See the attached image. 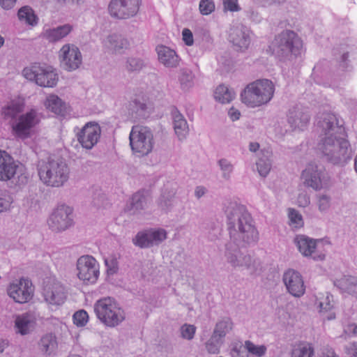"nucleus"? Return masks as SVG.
<instances>
[{
  "instance_id": "nucleus-30",
  "label": "nucleus",
  "mask_w": 357,
  "mask_h": 357,
  "mask_svg": "<svg viewBox=\"0 0 357 357\" xmlns=\"http://www.w3.org/2000/svg\"><path fill=\"white\" fill-rule=\"evenodd\" d=\"M172 114L175 133L178 139L182 141L185 139L189 132L187 121L177 109H174Z\"/></svg>"
},
{
  "instance_id": "nucleus-4",
  "label": "nucleus",
  "mask_w": 357,
  "mask_h": 357,
  "mask_svg": "<svg viewBox=\"0 0 357 357\" xmlns=\"http://www.w3.org/2000/svg\"><path fill=\"white\" fill-rule=\"evenodd\" d=\"M275 87L271 80L258 79L247 85L241 92V100L250 107H259L272 99Z\"/></svg>"
},
{
  "instance_id": "nucleus-48",
  "label": "nucleus",
  "mask_w": 357,
  "mask_h": 357,
  "mask_svg": "<svg viewBox=\"0 0 357 357\" xmlns=\"http://www.w3.org/2000/svg\"><path fill=\"white\" fill-rule=\"evenodd\" d=\"M88 314L84 310L76 312L73 315V322L77 326H85L88 322Z\"/></svg>"
},
{
  "instance_id": "nucleus-40",
  "label": "nucleus",
  "mask_w": 357,
  "mask_h": 357,
  "mask_svg": "<svg viewBox=\"0 0 357 357\" xmlns=\"http://www.w3.org/2000/svg\"><path fill=\"white\" fill-rule=\"evenodd\" d=\"M314 349L309 343H301L295 347L291 351V357H312Z\"/></svg>"
},
{
  "instance_id": "nucleus-49",
  "label": "nucleus",
  "mask_w": 357,
  "mask_h": 357,
  "mask_svg": "<svg viewBox=\"0 0 357 357\" xmlns=\"http://www.w3.org/2000/svg\"><path fill=\"white\" fill-rule=\"evenodd\" d=\"M199 10L202 15H209L215 10V3L213 0H201Z\"/></svg>"
},
{
  "instance_id": "nucleus-17",
  "label": "nucleus",
  "mask_w": 357,
  "mask_h": 357,
  "mask_svg": "<svg viewBox=\"0 0 357 357\" xmlns=\"http://www.w3.org/2000/svg\"><path fill=\"white\" fill-rule=\"evenodd\" d=\"M100 133L98 123L89 122L77 133V137L83 148L91 149L98 143Z\"/></svg>"
},
{
  "instance_id": "nucleus-18",
  "label": "nucleus",
  "mask_w": 357,
  "mask_h": 357,
  "mask_svg": "<svg viewBox=\"0 0 357 357\" xmlns=\"http://www.w3.org/2000/svg\"><path fill=\"white\" fill-rule=\"evenodd\" d=\"M282 280L287 291L293 296L300 297L304 294V282L302 275L297 271L288 269L284 273Z\"/></svg>"
},
{
  "instance_id": "nucleus-2",
  "label": "nucleus",
  "mask_w": 357,
  "mask_h": 357,
  "mask_svg": "<svg viewBox=\"0 0 357 357\" xmlns=\"http://www.w3.org/2000/svg\"><path fill=\"white\" fill-rule=\"evenodd\" d=\"M225 215L229 239L257 242L259 234L253 225V220L246 207L235 201L227 203Z\"/></svg>"
},
{
  "instance_id": "nucleus-59",
  "label": "nucleus",
  "mask_w": 357,
  "mask_h": 357,
  "mask_svg": "<svg viewBox=\"0 0 357 357\" xmlns=\"http://www.w3.org/2000/svg\"><path fill=\"white\" fill-rule=\"evenodd\" d=\"M228 114L232 121L238 120L241 116L240 112L233 107L229 109Z\"/></svg>"
},
{
  "instance_id": "nucleus-29",
  "label": "nucleus",
  "mask_w": 357,
  "mask_h": 357,
  "mask_svg": "<svg viewBox=\"0 0 357 357\" xmlns=\"http://www.w3.org/2000/svg\"><path fill=\"white\" fill-rule=\"evenodd\" d=\"M73 30V25L65 24L55 28L45 30L43 36L50 43H56L66 37Z\"/></svg>"
},
{
  "instance_id": "nucleus-13",
  "label": "nucleus",
  "mask_w": 357,
  "mask_h": 357,
  "mask_svg": "<svg viewBox=\"0 0 357 357\" xmlns=\"http://www.w3.org/2000/svg\"><path fill=\"white\" fill-rule=\"evenodd\" d=\"M73 208L61 204L53 211L48 220L50 229L54 232H61L70 227L73 224Z\"/></svg>"
},
{
  "instance_id": "nucleus-36",
  "label": "nucleus",
  "mask_w": 357,
  "mask_h": 357,
  "mask_svg": "<svg viewBox=\"0 0 357 357\" xmlns=\"http://www.w3.org/2000/svg\"><path fill=\"white\" fill-rule=\"evenodd\" d=\"M46 107L56 114L64 115L66 109L65 103L58 96L52 95L46 100Z\"/></svg>"
},
{
  "instance_id": "nucleus-38",
  "label": "nucleus",
  "mask_w": 357,
  "mask_h": 357,
  "mask_svg": "<svg viewBox=\"0 0 357 357\" xmlns=\"http://www.w3.org/2000/svg\"><path fill=\"white\" fill-rule=\"evenodd\" d=\"M217 165L221 172V177L225 181H229L234 171V165L231 160L221 158L217 161Z\"/></svg>"
},
{
  "instance_id": "nucleus-47",
  "label": "nucleus",
  "mask_w": 357,
  "mask_h": 357,
  "mask_svg": "<svg viewBox=\"0 0 357 357\" xmlns=\"http://www.w3.org/2000/svg\"><path fill=\"white\" fill-rule=\"evenodd\" d=\"M180 331L182 338L191 340L194 338L196 327L192 324H185L181 327Z\"/></svg>"
},
{
  "instance_id": "nucleus-56",
  "label": "nucleus",
  "mask_w": 357,
  "mask_h": 357,
  "mask_svg": "<svg viewBox=\"0 0 357 357\" xmlns=\"http://www.w3.org/2000/svg\"><path fill=\"white\" fill-rule=\"evenodd\" d=\"M344 331L348 335H357V325L355 324H348L344 329Z\"/></svg>"
},
{
  "instance_id": "nucleus-32",
  "label": "nucleus",
  "mask_w": 357,
  "mask_h": 357,
  "mask_svg": "<svg viewBox=\"0 0 357 357\" xmlns=\"http://www.w3.org/2000/svg\"><path fill=\"white\" fill-rule=\"evenodd\" d=\"M294 242L298 247V250L304 256H310L315 250L316 240L310 238L307 236L298 235L295 238Z\"/></svg>"
},
{
  "instance_id": "nucleus-11",
  "label": "nucleus",
  "mask_w": 357,
  "mask_h": 357,
  "mask_svg": "<svg viewBox=\"0 0 357 357\" xmlns=\"http://www.w3.org/2000/svg\"><path fill=\"white\" fill-rule=\"evenodd\" d=\"M40 121L38 113L36 109H31L25 114L20 115L12 123L13 135L19 139H25L31 137V130Z\"/></svg>"
},
{
  "instance_id": "nucleus-57",
  "label": "nucleus",
  "mask_w": 357,
  "mask_h": 357,
  "mask_svg": "<svg viewBox=\"0 0 357 357\" xmlns=\"http://www.w3.org/2000/svg\"><path fill=\"white\" fill-rule=\"evenodd\" d=\"M207 189L202 185L197 186L195 189V196L197 199H200L203 196L206 195L207 192Z\"/></svg>"
},
{
  "instance_id": "nucleus-58",
  "label": "nucleus",
  "mask_w": 357,
  "mask_h": 357,
  "mask_svg": "<svg viewBox=\"0 0 357 357\" xmlns=\"http://www.w3.org/2000/svg\"><path fill=\"white\" fill-rule=\"evenodd\" d=\"M17 0H0V5L6 10L11 9L15 4Z\"/></svg>"
},
{
  "instance_id": "nucleus-61",
  "label": "nucleus",
  "mask_w": 357,
  "mask_h": 357,
  "mask_svg": "<svg viewBox=\"0 0 357 357\" xmlns=\"http://www.w3.org/2000/svg\"><path fill=\"white\" fill-rule=\"evenodd\" d=\"M298 202L301 206H306L310 204V197L306 194H301L298 196Z\"/></svg>"
},
{
  "instance_id": "nucleus-64",
  "label": "nucleus",
  "mask_w": 357,
  "mask_h": 357,
  "mask_svg": "<svg viewBox=\"0 0 357 357\" xmlns=\"http://www.w3.org/2000/svg\"><path fill=\"white\" fill-rule=\"evenodd\" d=\"M350 349L353 351V356L357 357V342L352 343Z\"/></svg>"
},
{
  "instance_id": "nucleus-53",
  "label": "nucleus",
  "mask_w": 357,
  "mask_h": 357,
  "mask_svg": "<svg viewBox=\"0 0 357 357\" xmlns=\"http://www.w3.org/2000/svg\"><path fill=\"white\" fill-rule=\"evenodd\" d=\"M222 4L225 10L235 12L241 9L238 3V0H222Z\"/></svg>"
},
{
  "instance_id": "nucleus-39",
  "label": "nucleus",
  "mask_w": 357,
  "mask_h": 357,
  "mask_svg": "<svg viewBox=\"0 0 357 357\" xmlns=\"http://www.w3.org/2000/svg\"><path fill=\"white\" fill-rule=\"evenodd\" d=\"M194 75L191 70L188 68L181 69L178 81L183 90H188L194 84Z\"/></svg>"
},
{
  "instance_id": "nucleus-63",
  "label": "nucleus",
  "mask_w": 357,
  "mask_h": 357,
  "mask_svg": "<svg viewBox=\"0 0 357 357\" xmlns=\"http://www.w3.org/2000/svg\"><path fill=\"white\" fill-rule=\"evenodd\" d=\"M85 0H67V4L80 6L84 3Z\"/></svg>"
},
{
  "instance_id": "nucleus-21",
  "label": "nucleus",
  "mask_w": 357,
  "mask_h": 357,
  "mask_svg": "<svg viewBox=\"0 0 357 357\" xmlns=\"http://www.w3.org/2000/svg\"><path fill=\"white\" fill-rule=\"evenodd\" d=\"M151 199V194L148 190H138L132 195L125 211L130 215L141 214L148 208Z\"/></svg>"
},
{
  "instance_id": "nucleus-8",
  "label": "nucleus",
  "mask_w": 357,
  "mask_h": 357,
  "mask_svg": "<svg viewBox=\"0 0 357 357\" xmlns=\"http://www.w3.org/2000/svg\"><path fill=\"white\" fill-rule=\"evenodd\" d=\"M129 139L132 151L139 156L147 155L153 149V134L148 127L138 125L132 126Z\"/></svg>"
},
{
  "instance_id": "nucleus-7",
  "label": "nucleus",
  "mask_w": 357,
  "mask_h": 357,
  "mask_svg": "<svg viewBox=\"0 0 357 357\" xmlns=\"http://www.w3.org/2000/svg\"><path fill=\"white\" fill-rule=\"evenodd\" d=\"M256 243L229 239L225 245V257L227 262L234 268H244L251 269L254 260L247 251L243 250L241 248Z\"/></svg>"
},
{
  "instance_id": "nucleus-37",
  "label": "nucleus",
  "mask_w": 357,
  "mask_h": 357,
  "mask_svg": "<svg viewBox=\"0 0 357 357\" xmlns=\"http://www.w3.org/2000/svg\"><path fill=\"white\" fill-rule=\"evenodd\" d=\"M234 96V91L223 84L219 85L214 93L215 99L223 104L231 102Z\"/></svg>"
},
{
  "instance_id": "nucleus-28",
  "label": "nucleus",
  "mask_w": 357,
  "mask_h": 357,
  "mask_svg": "<svg viewBox=\"0 0 357 357\" xmlns=\"http://www.w3.org/2000/svg\"><path fill=\"white\" fill-rule=\"evenodd\" d=\"M40 352L46 356L54 354L58 347L56 336L52 333H47L41 336L38 343Z\"/></svg>"
},
{
  "instance_id": "nucleus-12",
  "label": "nucleus",
  "mask_w": 357,
  "mask_h": 357,
  "mask_svg": "<svg viewBox=\"0 0 357 357\" xmlns=\"http://www.w3.org/2000/svg\"><path fill=\"white\" fill-rule=\"evenodd\" d=\"M141 4L142 0H111L108 11L113 18L127 20L138 13Z\"/></svg>"
},
{
  "instance_id": "nucleus-50",
  "label": "nucleus",
  "mask_w": 357,
  "mask_h": 357,
  "mask_svg": "<svg viewBox=\"0 0 357 357\" xmlns=\"http://www.w3.org/2000/svg\"><path fill=\"white\" fill-rule=\"evenodd\" d=\"M105 266H107V274L114 275L118 271V261L115 257L111 256L108 258H106L105 259Z\"/></svg>"
},
{
  "instance_id": "nucleus-54",
  "label": "nucleus",
  "mask_w": 357,
  "mask_h": 357,
  "mask_svg": "<svg viewBox=\"0 0 357 357\" xmlns=\"http://www.w3.org/2000/svg\"><path fill=\"white\" fill-rule=\"evenodd\" d=\"M183 40L188 46H191L193 43V35L192 31L188 29H184L182 31Z\"/></svg>"
},
{
  "instance_id": "nucleus-19",
  "label": "nucleus",
  "mask_w": 357,
  "mask_h": 357,
  "mask_svg": "<svg viewBox=\"0 0 357 357\" xmlns=\"http://www.w3.org/2000/svg\"><path fill=\"white\" fill-rule=\"evenodd\" d=\"M229 39L236 51L244 52L250 43V30L241 24L234 25L230 29Z\"/></svg>"
},
{
  "instance_id": "nucleus-5",
  "label": "nucleus",
  "mask_w": 357,
  "mask_h": 357,
  "mask_svg": "<svg viewBox=\"0 0 357 357\" xmlns=\"http://www.w3.org/2000/svg\"><path fill=\"white\" fill-rule=\"evenodd\" d=\"M303 43L294 31L284 30L274 40V51L281 60H291L301 54Z\"/></svg>"
},
{
  "instance_id": "nucleus-34",
  "label": "nucleus",
  "mask_w": 357,
  "mask_h": 357,
  "mask_svg": "<svg viewBox=\"0 0 357 357\" xmlns=\"http://www.w3.org/2000/svg\"><path fill=\"white\" fill-rule=\"evenodd\" d=\"M174 194L170 192H162L157 199L158 207L164 213H167L172 211L175 204Z\"/></svg>"
},
{
  "instance_id": "nucleus-26",
  "label": "nucleus",
  "mask_w": 357,
  "mask_h": 357,
  "mask_svg": "<svg viewBox=\"0 0 357 357\" xmlns=\"http://www.w3.org/2000/svg\"><path fill=\"white\" fill-rule=\"evenodd\" d=\"M156 52L160 63L167 68H176L180 62V58L176 52L169 47L160 45L156 47Z\"/></svg>"
},
{
  "instance_id": "nucleus-52",
  "label": "nucleus",
  "mask_w": 357,
  "mask_h": 357,
  "mask_svg": "<svg viewBox=\"0 0 357 357\" xmlns=\"http://www.w3.org/2000/svg\"><path fill=\"white\" fill-rule=\"evenodd\" d=\"M331 197L326 195H321L318 197V206L320 211H325L330 207Z\"/></svg>"
},
{
  "instance_id": "nucleus-9",
  "label": "nucleus",
  "mask_w": 357,
  "mask_h": 357,
  "mask_svg": "<svg viewBox=\"0 0 357 357\" xmlns=\"http://www.w3.org/2000/svg\"><path fill=\"white\" fill-rule=\"evenodd\" d=\"M24 77L43 87H54L59 80L58 75L50 66L34 64L22 70Z\"/></svg>"
},
{
  "instance_id": "nucleus-62",
  "label": "nucleus",
  "mask_w": 357,
  "mask_h": 357,
  "mask_svg": "<svg viewBox=\"0 0 357 357\" xmlns=\"http://www.w3.org/2000/svg\"><path fill=\"white\" fill-rule=\"evenodd\" d=\"M259 148V144L257 142H251L249 145V149L252 152L257 151Z\"/></svg>"
},
{
  "instance_id": "nucleus-45",
  "label": "nucleus",
  "mask_w": 357,
  "mask_h": 357,
  "mask_svg": "<svg viewBox=\"0 0 357 357\" xmlns=\"http://www.w3.org/2000/svg\"><path fill=\"white\" fill-rule=\"evenodd\" d=\"M245 348L248 350L249 353L257 357L263 356L266 351V347L264 345H255L249 340L245 341Z\"/></svg>"
},
{
  "instance_id": "nucleus-44",
  "label": "nucleus",
  "mask_w": 357,
  "mask_h": 357,
  "mask_svg": "<svg viewBox=\"0 0 357 357\" xmlns=\"http://www.w3.org/2000/svg\"><path fill=\"white\" fill-rule=\"evenodd\" d=\"M149 231L153 246L159 245L167 238V232L164 229H149Z\"/></svg>"
},
{
  "instance_id": "nucleus-24",
  "label": "nucleus",
  "mask_w": 357,
  "mask_h": 357,
  "mask_svg": "<svg viewBox=\"0 0 357 357\" xmlns=\"http://www.w3.org/2000/svg\"><path fill=\"white\" fill-rule=\"evenodd\" d=\"M310 120L309 112L298 105L289 109L287 113V121L292 129H303L308 125Z\"/></svg>"
},
{
  "instance_id": "nucleus-3",
  "label": "nucleus",
  "mask_w": 357,
  "mask_h": 357,
  "mask_svg": "<svg viewBox=\"0 0 357 357\" xmlns=\"http://www.w3.org/2000/svg\"><path fill=\"white\" fill-rule=\"evenodd\" d=\"M37 169L40 180L50 187H62L70 177L68 165L64 159L59 157H50L46 161H40Z\"/></svg>"
},
{
  "instance_id": "nucleus-25",
  "label": "nucleus",
  "mask_w": 357,
  "mask_h": 357,
  "mask_svg": "<svg viewBox=\"0 0 357 357\" xmlns=\"http://www.w3.org/2000/svg\"><path fill=\"white\" fill-rule=\"evenodd\" d=\"M16 168L13 158L6 151L0 150V180L13 178L16 174Z\"/></svg>"
},
{
  "instance_id": "nucleus-35",
  "label": "nucleus",
  "mask_w": 357,
  "mask_h": 357,
  "mask_svg": "<svg viewBox=\"0 0 357 357\" xmlns=\"http://www.w3.org/2000/svg\"><path fill=\"white\" fill-rule=\"evenodd\" d=\"M18 18L20 21L24 22L31 26H36L38 24V17L34 13L33 10L29 6L22 7L17 13Z\"/></svg>"
},
{
  "instance_id": "nucleus-42",
  "label": "nucleus",
  "mask_w": 357,
  "mask_h": 357,
  "mask_svg": "<svg viewBox=\"0 0 357 357\" xmlns=\"http://www.w3.org/2000/svg\"><path fill=\"white\" fill-rule=\"evenodd\" d=\"M133 243L141 248L152 247V242L149 230L138 232L132 239Z\"/></svg>"
},
{
  "instance_id": "nucleus-6",
  "label": "nucleus",
  "mask_w": 357,
  "mask_h": 357,
  "mask_svg": "<svg viewBox=\"0 0 357 357\" xmlns=\"http://www.w3.org/2000/svg\"><path fill=\"white\" fill-rule=\"evenodd\" d=\"M94 312L98 319L109 327L118 326L125 319L124 311L111 297L98 300L94 304Z\"/></svg>"
},
{
  "instance_id": "nucleus-20",
  "label": "nucleus",
  "mask_w": 357,
  "mask_h": 357,
  "mask_svg": "<svg viewBox=\"0 0 357 357\" xmlns=\"http://www.w3.org/2000/svg\"><path fill=\"white\" fill-rule=\"evenodd\" d=\"M7 291L9 296L19 303L28 302L33 295L31 283L25 279H21L17 284H11Z\"/></svg>"
},
{
  "instance_id": "nucleus-27",
  "label": "nucleus",
  "mask_w": 357,
  "mask_h": 357,
  "mask_svg": "<svg viewBox=\"0 0 357 357\" xmlns=\"http://www.w3.org/2000/svg\"><path fill=\"white\" fill-rule=\"evenodd\" d=\"M36 324V317L32 312H26L17 315L15 320V326L17 332L24 335L31 333Z\"/></svg>"
},
{
  "instance_id": "nucleus-60",
  "label": "nucleus",
  "mask_w": 357,
  "mask_h": 357,
  "mask_svg": "<svg viewBox=\"0 0 357 357\" xmlns=\"http://www.w3.org/2000/svg\"><path fill=\"white\" fill-rule=\"evenodd\" d=\"M135 106L137 107L136 112L139 116H144V112L146 109V105L144 103L135 102Z\"/></svg>"
},
{
  "instance_id": "nucleus-51",
  "label": "nucleus",
  "mask_w": 357,
  "mask_h": 357,
  "mask_svg": "<svg viewBox=\"0 0 357 357\" xmlns=\"http://www.w3.org/2000/svg\"><path fill=\"white\" fill-rule=\"evenodd\" d=\"M12 203V198L6 192L0 190V213L8 210Z\"/></svg>"
},
{
  "instance_id": "nucleus-14",
  "label": "nucleus",
  "mask_w": 357,
  "mask_h": 357,
  "mask_svg": "<svg viewBox=\"0 0 357 357\" xmlns=\"http://www.w3.org/2000/svg\"><path fill=\"white\" fill-rule=\"evenodd\" d=\"M78 278L89 283H94L99 276V266L95 258L89 255L80 257L77 261Z\"/></svg>"
},
{
  "instance_id": "nucleus-46",
  "label": "nucleus",
  "mask_w": 357,
  "mask_h": 357,
  "mask_svg": "<svg viewBox=\"0 0 357 357\" xmlns=\"http://www.w3.org/2000/svg\"><path fill=\"white\" fill-rule=\"evenodd\" d=\"M333 296L327 294L326 296L319 302V312L324 314L330 312L333 309Z\"/></svg>"
},
{
  "instance_id": "nucleus-43",
  "label": "nucleus",
  "mask_w": 357,
  "mask_h": 357,
  "mask_svg": "<svg viewBox=\"0 0 357 357\" xmlns=\"http://www.w3.org/2000/svg\"><path fill=\"white\" fill-rule=\"evenodd\" d=\"M22 105L13 102L8 106L2 108L1 114L5 119H15L22 111Z\"/></svg>"
},
{
  "instance_id": "nucleus-16",
  "label": "nucleus",
  "mask_w": 357,
  "mask_h": 357,
  "mask_svg": "<svg viewBox=\"0 0 357 357\" xmlns=\"http://www.w3.org/2000/svg\"><path fill=\"white\" fill-rule=\"evenodd\" d=\"M59 58L63 68L68 71L77 69L82 62L81 52L73 44H66L61 48Z\"/></svg>"
},
{
  "instance_id": "nucleus-23",
  "label": "nucleus",
  "mask_w": 357,
  "mask_h": 357,
  "mask_svg": "<svg viewBox=\"0 0 357 357\" xmlns=\"http://www.w3.org/2000/svg\"><path fill=\"white\" fill-rule=\"evenodd\" d=\"M104 48L109 53L121 54L128 49L130 43L123 35L113 33L108 35L102 42Z\"/></svg>"
},
{
  "instance_id": "nucleus-15",
  "label": "nucleus",
  "mask_w": 357,
  "mask_h": 357,
  "mask_svg": "<svg viewBox=\"0 0 357 357\" xmlns=\"http://www.w3.org/2000/svg\"><path fill=\"white\" fill-rule=\"evenodd\" d=\"M233 323L230 318L225 317L215 324L213 334L206 342V347L208 352L215 354L223 343L226 335L231 331Z\"/></svg>"
},
{
  "instance_id": "nucleus-10",
  "label": "nucleus",
  "mask_w": 357,
  "mask_h": 357,
  "mask_svg": "<svg viewBox=\"0 0 357 357\" xmlns=\"http://www.w3.org/2000/svg\"><path fill=\"white\" fill-rule=\"evenodd\" d=\"M301 178L305 186L319 190L327 184L328 176L323 165L310 162L303 171Z\"/></svg>"
},
{
  "instance_id": "nucleus-33",
  "label": "nucleus",
  "mask_w": 357,
  "mask_h": 357,
  "mask_svg": "<svg viewBox=\"0 0 357 357\" xmlns=\"http://www.w3.org/2000/svg\"><path fill=\"white\" fill-rule=\"evenodd\" d=\"M272 153L268 150L262 151V156L259 158L257 162V170L260 176L266 177L272 167V161L271 157Z\"/></svg>"
},
{
  "instance_id": "nucleus-41",
  "label": "nucleus",
  "mask_w": 357,
  "mask_h": 357,
  "mask_svg": "<svg viewBox=\"0 0 357 357\" xmlns=\"http://www.w3.org/2000/svg\"><path fill=\"white\" fill-rule=\"evenodd\" d=\"M145 66L142 59L130 56L126 59L125 68L128 73H139Z\"/></svg>"
},
{
  "instance_id": "nucleus-22",
  "label": "nucleus",
  "mask_w": 357,
  "mask_h": 357,
  "mask_svg": "<svg viewBox=\"0 0 357 357\" xmlns=\"http://www.w3.org/2000/svg\"><path fill=\"white\" fill-rule=\"evenodd\" d=\"M43 294L45 301L52 305H62L66 298L65 288L59 282L45 285Z\"/></svg>"
},
{
  "instance_id": "nucleus-55",
  "label": "nucleus",
  "mask_w": 357,
  "mask_h": 357,
  "mask_svg": "<svg viewBox=\"0 0 357 357\" xmlns=\"http://www.w3.org/2000/svg\"><path fill=\"white\" fill-rule=\"evenodd\" d=\"M289 218L291 222L297 225L302 224V216L294 209H290Z\"/></svg>"
},
{
  "instance_id": "nucleus-31",
  "label": "nucleus",
  "mask_w": 357,
  "mask_h": 357,
  "mask_svg": "<svg viewBox=\"0 0 357 357\" xmlns=\"http://www.w3.org/2000/svg\"><path fill=\"white\" fill-rule=\"evenodd\" d=\"M334 285L341 291L357 297V277L344 276L334 281Z\"/></svg>"
},
{
  "instance_id": "nucleus-1",
  "label": "nucleus",
  "mask_w": 357,
  "mask_h": 357,
  "mask_svg": "<svg viewBox=\"0 0 357 357\" xmlns=\"http://www.w3.org/2000/svg\"><path fill=\"white\" fill-rule=\"evenodd\" d=\"M316 127L320 137L319 149L328 162L344 165L351 159L354 151L342 119L323 112L317 118Z\"/></svg>"
}]
</instances>
